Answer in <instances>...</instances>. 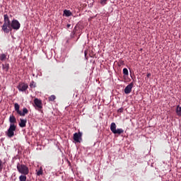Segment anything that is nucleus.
<instances>
[{
    "label": "nucleus",
    "instance_id": "4be33fe9",
    "mask_svg": "<svg viewBox=\"0 0 181 181\" xmlns=\"http://www.w3.org/2000/svg\"><path fill=\"white\" fill-rule=\"evenodd\" d=\"M2 169H4V165H2V160H0V173L2 172Z\"/></svg>",
    "mask_w": 181,
    "mask_h": 181
},
{
    "label": "nucleus",
    "instance_id": "f8f14e48",
    "mask_svg": "<svg viewBox=\"0 0 181 181\" xmlns=\"http://www.w3.org/2000/svg\"><path fill=\"white\" fill-rule=\"evenodd\" d=\"M14 108H15V111H16L17 114H20L21 110H19V108H21V106L19 105L18 103H15L14 104Z\"/></svg>",
    "mask_w": 181,
    "mask_h": 181
},
{
    "label": "nucleus",
    "instance_id": "20e7f679",
    "mask_svg": "<svg viewBox=\"0 0 181 181\" xmlns=\"http://www.w3.org/2000/svg\"><path fill=\"white\" fill-rule=\"evenodd\" d=\"M15 131H16V125L10 124L8 129L6 132V135L8 138H13L15 136Z\"/></svg>",
    "mask_w": 181,
    "mask_h": 181
},
{
    "label": "nucleus",
    "instance_id": "6ab92c4d",
    "mask_svg": "<svg viewBox=\"0 0 181 181\" xmlns=\"http://www.w3.org/2000/svg\"><path fill=\"white\" fill-rule=\"evenodd\" d=\"M3 69H4V70H6V71H8L9 70V64L3 65Z\"/></svg>",
    "mask_w": 181,
    "mask_h": 181
},
{
    "label": "nucleus",
    "instance_id": "a211bd4d",
    "mask_svg": "<svg viewBox=\"0 0 181 181\" xmlns=\"http://www.w3.org/2000/svg\"><path fill=\"white\" fill-rule=\"evenodd\" d=\"M49 101H54L56 100V96L54 95H52L48 98Z\"/></svg>",
    "mask_w": 181,
    "mask_h": 181
},
{
    "label": "nucleus",
    "instance_id": "aec40b11",
    "mask_svg": "<svg viewBox=\"0 0 181 181\" xmlns=\"http://www.w3.org/2000/svg\"><path fill=\"white\" fill-rule=\"evenodd\" d=\"M123 74H124V76H128V74H129L128 69L124 68V69H123Z\"/></svg>",
    "mask_w": 181,
    "mask_h": 181
},
{
    "label": "nucleus",
    "instance_id": "6e6552de",
    "mask_svg": "<svg viewBox=\"0 0 181 181\" xmlns=\"http://www.w3.org/2000/svg\"><path fill=\"white\" fill-rule=\"evenodd\" d=\"M134 87V83H130L124 88L125 94H129L132 91V88Z\"/></svg>",
    "mask_w": 181,
    "mask_h": 181
},
{
    "label": "nucleus",
    "instance_id": "bb28decb",
    "mask_svg": "<svg viewBox=\"0 0 181 181\" xmlns=\"http://www.w3.org/2000/svg\"><path fill=\"white\" fill-rule=\"evenodd\" d=\"M85 56H87V51H85Z\"/></svg>",
    "mask_w": 181,
    "mask_h": 181
},
{
    "label": "nucleus",
    "instance_id": "9d476101",
    "mask_svg": "<svg viewBox=\"0 0 181 181\" xmlns=\"http://www.w3.org/2000/svg\"><path fill=\"white\" fill-rule=\"evenodd\" d=\"M26 119H21L19 122V127H21V128H25V127H26Z\"/></svg>",
    "mask_w": 181,
    "mask_h": 181
},
{
    "label": "nucleus",
    "instance_id": "f3484780",
    "mask_svg": "<svg viewBox=\"0 0 181 181\" xmlns=\"http://www.w3.org/2000/svg\"><path fill=\"white\" fill-rule=\"evenodd\" d=\"M6 59V54H3L0 55V60H1V62H4V60Z\"/></svg>",
    "mask_w": 181,
    "mask_h": 181
},
{
    "label": "nucleus",
    "instance_id": "5701e85b",
    "mask_svg": "<svg viewBox=\"0 0 181 181\" xmlns=\"http://www.w3.org/2000/svg\"><path fill=\"white\" fill-rule=\"evenodd\" d=\"M117 112H120V113L124 112V108L123 107H120L119 109H118Z\"/></svg>",
    "mask_w": 181,
    "mask_h": 181
},
{
    "label": "nucleus",
    "instance_id": "9b49d317",
    "mask_svg": "<svg viewBox=\"0 0 181 181\" xmlns=\"http://www.w3.org/2000/svg\"><path fill=\"white\" fill-rule=\"evenodd\" d=\"M28 112H29V110H28V108L24 107L23 109V112L20 111V113L18 114L21 117H25V115H26V114H28Z\"/></svg>",
    "mask_w": 181,
    "mask_h": 181
},
{
    "label": "nucleus",
    "instance_id": "a878e982",
    "mask_svg": "<svg viewBox=\"0 0 181 181\" xmlns=\"http://www.w3.org/2000/svg\"><path fill=\"white\" fill-rule=\"evenodd\" d=\"M151 76V74H147L146 77L149 78Z\"/></svg>",
    "mask_w": 181,
    "mask_h": 181
},
{
    "label": "nucleus",
    "instance_id": "f257e3e1",
    "mask_svg": "<svg viewBox=\"0 0 181 181\" xmlns=\"http://www.w3.org/2000/svg\"><path fill=\"white\" fill-rule=\"evenodd\" d=\"M4 18V24L1 26V30H3L4 33H9V32H12V29H14V30H19V29H21V23H19L18 20L13 19L11 22L8 14H5Z\"/></svg>",
    "mask_w": 181,
    "mask_h": 181
},
{
    "label": "nucleus",
    "instance_id": "423d86ee",
    "mask_svg": "<svg viewBox=\"0 0 181 181\" xmlns=\"http://www.w3.org/2000/svg\"><path fill=\"white\" fill-rule=\"evenodd\" d=\"M34 104L35 106V109L38 110V111H40V110H42V108H43V104L42 103V100L35 98L34 100Z\"/></svg>",
    "mask_w": 181,
    "mask_h": 181
},
{
    "label": "nucleus",
    "instance_id": "f03ea898",
    "mask_svg": "<svg viewBox=\"0 0 181 181\" xmlns=\"http://www.w3.org/2000/svg\"><path fill=\"white\" fill-rule=\"evenodd\" d=\"M17 170L19 172V173H21V175H29V168L26 166L25 164H17Z\"/></svg>",
    "mask_w": 181,
    "mask_h": 181
},
{
    "label": "nucleus",
    "instance_id": "39448f33",
    "mask_svg": "<svg viewBox=\"0 0 181 181\" xmlns=\"http://www.w3.org/2000/svg\"><path fill=\"white\" fill-rule=\"evenodd\" d=\"M17 88L19 91H22L23 93L26 92V90L29 88V85L23 82H20L17 86Z\"/></svg>",
    "mask_w": 181,
    "mask_h": 181
},
{
    "label": "nucleus",
    "instance_id": "2eb2a0df",
    "mask_svg": "<svg viewBox=\"0 0 181 181\" xmlns=\"http://www.w3.org/2000/svg\"><path fill=\"white\" fill-rule=\"evenodd\" d=\"M30 88H36V82H35V81H32L30 83Z\"/></svg>",
    "mask_w": 181,
    "mask_h": 181
},
{
    "label": "nucleus",
    "instance_id": "7ed1b4c3",
    "mask_svg": "<svg viewBox=\"0 0 181 181\" xmlns=\"http://www.w3.org/2000/svg\"><path fill=\"white\" fill-rule=\"evenodd\" d=\"M110 131L112 132V134H115V135H121V134H124V129H117V124L115 122H112L110 124Z\"/></svg>",
    "mask_w": 181,
    "mask_h": 181
},
{
    "label": "nucleus",
    "instance_id": "412c9836",
    "mask_svg": "<svg viewBox=\"0 0 181 181\" xmlns=\"http://www.w3.org/2000/svg\"><path fill=\"white\" fill-rule=\"evenodd\" d=\"M37 176H40V175H43V170L40 168V170L37 172Z\"/></svg>",
    "mask_w": 181,
    "mask_h": 181
},
{
    "label": "nucleus",
    "instance_id": "dca6fc26",
    "mask_svg": "<svg viewBox=\"0 0 181 181\" xmlns=\"http://www.w3.org/2000/svg\"><path fill=\"white\" fill-rule=\"evenodd\" d=\"M26 179H28V178H27L26 175H21L19 177V180L20 181H26Z\"/></svg>",
    "mask_w": 181,
    "mask_h": 181
},
{
    "label": "nucleus",
    "instance_id": "1a4fd4ad",
    "mask_svg": "<svg viewBox=\"0 0 181 181\" xmlns=\"http://www.w3.org/2000/svg\"><path fill=\"white\" fill-rule=\"evenodd\" d=\"M9 122L11 123L10 125H15L16 124V117L11 115L9 117Z\"/></svg>",
    "mask_w": 181,
    "mask_h": 181
},
{
    "label": "nucleus",
    "instance_id": "cd10ccee",
    "mask_svg": "<svg viewBox=\"0 0 181 181\" xmlns=\"http://www.w3.org/2000/svg\"><path fill=\"white\" fill-rule=\"evenodd\" d=\"M124 63V61H120V64H122Z\"/></svg>",
    "mask_w": 181,
    "mask_h": 181
},
{
    "label": "nucleus",
    "instance_id": "4468645a",
    "mask_svg": "<svg viewBox=\"0 0 181 181\" xmlns=\"http://www.w3.org/2000/svg\"><path fill=\"white\" fill-rule=\"evenodd\" d=\"M176 114L178 115V117H181V107L179 105H177L176 107Z\"/></svg>",
    "mask_w": 181,
    "mask_h": 181
},
{
    "label": "nucleus",
    "instance_id": "b1692460",
    "mask_svg": "<svg viewBox=\"0 0 181 181\" xmlns=\"http://www.w3.org/2000/svg\"><path fill=\"white\" fill-rule=\"evenodd\" d=\"M108 0H101L100 1V4H102V5H105V2H107Z\"/></svg>",
    "mask_w": 181,
    "mask_h": 181
},
{
    "label": "nucleus",
    "instance_id": "0eeeda50",
    "mask_svg": "<svg viewBox=\"0 0 181 181\" xmlns=\"http://www.w3.org/2000/svg\"><path fill=\"white\" fill-rule=\"evenodd\" d=\"M83 136V133H81V132H79L78 133H75L74 134V141H75V142H78L80 143L82 141V137Z\"/></svg>",
    "mask_w": 181,
    "mask_h": 181
},
{
    "label": "nucleus",
    "instance_id": "393cba45",
    "mask_svg": "<svg viewBox=\"0 0 181 181\" xmlns=\"http://www.w3.org/2000/svg\"><path fill=\"white\" fill-rule=\"evenodd\" d=\"M71 26V24H67L66 28L69 29Z\"/></svg>",
    "mask_w": 181,
    "mask_h": 181
},
{
    "label": "nucleus",
    "instance_id": "ddd939ff",
    "mask_svg": "<svg viewBox=\"0 0 181 181\" xmlns=\"http://www.w3.org/2000/svg\"><path fill=\"white\" fill-rule=\"evenodd\" d=\"M64 15L66 17H69V16H71L73 15V13H71L70 10H64Z\"/></svg>",
    "mask_w": 181,
    "mask_h": 181
}]
</instances>
